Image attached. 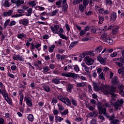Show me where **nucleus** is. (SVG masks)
<instances>
[{"label": "nucleus", "mask_w": 124, "mask_h": 124, "mask_svg": "<svg viewBox=\"0 0 124 124\" xmlns=\"http://www.w3.org/2000/svg\"><path fill=\"white\" fill-rule=\"evenodd\" d=\"M72 89H73V85L71 84H68L67 86V92H69V93H71V90H72Z\"/></svg>", "instance_id": "obj_31"}, {"label": "nucleus", "mask_w": 124, "mask_h": 124, "mask_svg": "<svg viewBox=\"0 0 124 124\" xmlns=\"http://www.w3.org/2000/svg\"><path fill=\"white\" fill-rule=\"evenodd\" d=\"M98 120H100V121H99V123H103L105 120L104 117H103L102 115H99Z\"/></svg>", "instance_id": "obj_40"}, {"label": "nucleus", "mask_w": 124, "mask_h": 124, "mask_svg": "<svg viewBox=\"0 0 124 124\" xmlns=\"http://www.w3.org/2000/svg\"><path fill=\"white\" fill-rule=\"evenodd\" d=\"M82 1H83V0H75L73 1V4L76 5V4H79V3L82 2Z\"/></svg>", "instance_id": "obj_36"}, {"label": "nucleus", "mask_w": 124, "mask_h": 124, "mask_svg": "<svg viewBox=\"0 0 124 124\" xmlns=\"http://www.w3.org/2000/svg\"><path fill=\"white\" fill-rule=\"evenodd\" d=\"M97 61H98V62H100L101 64H104V65L105 64V62H106L105 60L101 56H98L97 57Z\"/></svg>", "instance_id": "obj_24"}, {"label": "nucleus", "mask_w": 124, "mask_h": 124, "mask_svg": "<svg viewBox=\"0 0 124 124\" xmlns=\"http://www.w3.org/2000/svg\"><path fill=\"white\" fill-rule=\"evenodd\" d=\"M81 66H82L87 73H90V67L86 65L85 62L81 63Z\"/></svg>", "instance_id": "obj_18"}, {"label": "nucleus", "mask_w": 124, "mask_h": 124, "mask_svg": "<svg viewBox=\"0 0 124 124\" xmlns=\"http://www.w3.org/2000/svg\"><path fill=\"white\" fill-rule=\"evenodd\" d=\"M78 42H79V41H76L72 42L69 46V48L70 49V50H71V49H72V48H73L74 47V46H75V45H77V44H78Z\"/></svg>", "instance_id": "obj_21"}, {"label": "nucleus", "mask_w": 124, "mask_h": 124, "mask_svg": "<svg viewBox=\"0 0 124 124\" xmlns=\"http://www.w3.org/2000/svg\"><path fill=\"white\" fill-rule=\"evenodd\" d=\"M99 78L101 80L104 81L105 80V78H104V75H103V72H102L100 75H99Z\"/></svg>", "instance_id": "obj_41"}, {"label": "nucleus", "mask_w": 124, "mask_h": 124, "mask_svg": "<svg viewBox=\"0 0 124 124\" xmlns=\"http://www.w3.org/2000/svg\"><path fill=\"white\" fill-rule=\"evenodd\" d=\"M119 30V27L114 26V28L112 30V34H117L118 33V30Z\"/></svg>", "instance_id": "obj_25"}, {"label": "nucleus", "mask_w": 124, "mask_h": 124, "mask_svg": "<svg viewBox=\"0 0 124 124\" xmlns=\"http://www.w3.org/2000/svg\"><path fill=\"white\" fill-rule=\"evenodd\" d=\"M90 124H97V121L95 119H92L90 121Z\"/></svg>", "instance_id": "obj_59"}, {"label": "nucleus", "mask_w": 124, "mask_h": 124, "mask_svg": "<svg viewBox=\"0 0 124 124\" xmlns=\"http://www.w3.org/2000/svg\"><path fill=\"white\" fill-rule=\"evenodd\" d=\"M13 13V10H10L8 12H5L3 13V16L4 17H7L8 16H11V14Z\"/></svg>", "instance_id": "obj_17"}, {"label": "nucleus", "mask_w": 124, "mask_h": 124, "mask_svg": "<svg viewBox=\"0 0 124 124\" xmlns=\"http://www.w3.org/2000/svg\"><path fill=\"white\" fill-rule=\"evenodd\" d=\"M56 48V46L53 45L51 46H48V51L49 53H53L54 52V49Z\"/></svg>", "instance_id": "obj_27"}, {"label": "nucleus", "mask_w": 124, "mask_h": 124, "mask_svg": "<svg viewBox=\"0 0 124 124\" xmlns=\"http://www.w3.org/2000/svg\"><path fill=\"white\" fill-rule=\"evenodd\" d=\"M29 19L27 18H23L19 21V23L23 25V26H28L29 25Z\"/></svg>", "instance_id": "obj_14"}, {"label": "nucleus", "mask_w": 124, "mask_h": 124, "mask_svg": "<svg viewBox=\"0 0 124 124\" xmlns=\"http://www.w3.org/2000/svg\"><path fill=\"white\" fill-rule=\"evenodd\" d=\"M97 108L99 111V114H104L105 116H106L108 118H109V121H111L112 122L115 119V115L113 114L110 116H109L108 115V114L106 113V108H103L102 107V106L101 105H98Z\"/></svg>", "instance_id": "obj_2"}, {"label": "nucleus", "mask_w": 124, "mask_h": 124, "mask_svg": "<svg viewBox=\"0 0 124 124\" xmlns=\"http://www.w3.org/2000/svg\"><path fill=\"white\" fill-rule=\"evenodd\" d=\"M11 2H10V0H5L3 4V6L4 7H9L11 5Z\"/></svg>", "instance_id": "obj_19"}, {"label": "nucleus", "mask_w": 124, "mask_h": 124, "mask_svg": "<svg viewBox=\"0 0 124 124\" xmlns=\"http://www.w3.org/2000/svg\"><path fill=\"white\" fill-rule=\"evenodd\" d=\"M71 103L73 106H75V107L77 106V101H76V100L74 99V98L71 99Z\"/></svg>", "instance_id": "obj_37"}, {"label": "nucleus", "mask_w": 124, "mask_h": 124, "mask_svg": "<svg viewBox=\"0 0 124 124\" xmlns=\"http://www.w3.org/2000/svg\"><path fill=\"white\" fill-rule=\"evenodd\" d=\"M5 100L7 101V102L8 103V104H10V105H12V100L9 98V97H7L4 98Z\"/></svg>", "instance_id": "obj_33"}, {"label": "nucleus", "mask_w": 124, "mask_h": 124, "mask_svg": "<svg viewBox=\"0 0 124 124\" xmlns=\"http://www.w3.org/2000/svg\"><path fill=\"white\" fill-rule=\"evenodd\" d=\"M97 114H98L97 111L90 112L88 113V117H89V118H93V117L94 118L95 117H96V116H97Z\"/></svg>", "instance_id": "obj_20"}, {"label": "nucleus", "mask_w": 124, "mask_h": 124, "mask_svg": "<svg viewBox=\"0 0 124 124\" xmlns=\"http://www.w3.org/2000/svg\"><path fill=\"white\" fill-rule=\"evenodd\" d=\"M77 87H78V88H82L84 87V83L81 82L78 83L77 84Z\"/></svg>", "instance_id": "obj_55"}, {"label": "nucleus", "mask_w": 124, "mask_h": 124, "mask_svg": "<svg viewBox=\"0 0 124 124\" xmlns=\"http://www.w3.org/2000/svg\"><path fill=\"white\" fill-rule=\"evenodd\" d=\"M117 55H118V53L117 52L114 51L111 54H110V58H115V57H117Z\"/></svg>", "instance_id": "obj_50"}, {"label": "nucleus", "mask_w": 124, "mask_h": 124, "mask_svg": "<svg viewBox=\"0 0 124 124\" xmlns=\"http://www.w3.org/2000/svg\"><path fill=\"white\" fill-rule=\"evenodd\" d=\"M9 22H10V19H7L5 23H4V27L6 28L8 26H9Z\"/></svg>", "instance_id": "obj_43"}, {"label": "nucleus", "mask_w": 124, "mask_h": 124, "mask_svg": "<svg viewBox=\"0 0 124 124\" xmlns=\"http://www.w3.org/2000/svg\"><path fill=\"white\" fill-rule=\"evenodd\" d=\"M83 3L84 6L87 7V6L89 4V1H88V0H83Z\"/></svg>", "instance_id": "obj_53"}, {"label": "nucleus", "mask_w": 124, "mask_h": 124, "mask_svg": "<svg viewBox=\"0 0 124 124\" xmlns=\"http://www.w3.org/2000/svg\"><path fill=\"white\" fill-rule=\"evenodd\" d=\"M61 115H67L68 114V109H65L62 112H61Z\"/></svg>", "instance_id": "obj_57"}, {"label": "nucleus", "mask_w": 124, "mask_h": 124, "mask_svg": "<svg viewBox=\"0 0 124 124\" xmlns=\"http://www.w3.org/2000/svg\"><path fill=\"white\" fill-rule=\"evenodd\" d=\"M7 75H8V76L9 77H10V78H14V77H15L14 75H13V74L10 73V72H8V73H7Z\"/></svg>", "instance_id": "obj_63"}, {"label": "nucleus", "mask_w": 124, "mask_h": 124, "mask_svg": "<svg viewBox=\"0 0 124 124\" xmlns=\"http://www.w3.org/2000/svg\"><path fill=\"white\" fill-rule=\"evenodd\" d=\"M62 102L68 106H70V105H71V102H70V100H69V98H68V97H65Z\"/></svg>", "instance_id": "obj_16"}, {"label": "nucleus", "mask_w": 124, "mask_h": 124, "mask_svg": "<svg viewBox=\"0 0 124 124\" xmlns=\"http://www.w3.org/2000/svg\"><path fill=\"white\" fill-rule=\"evenodd\" d=\"M118 83H119V80H118V78H117V77H114L111 79V83L113 85H117V84H118Z\"/></svg>", "instance_id": "obj_22"}, {"label": "nucleus", "mask_w": 124, "mask_h": 124, "mask_svg": "<svg viewBox=\"0 0 124 124\" xmlns=\"http://www.w3.org/2000/svg\"><path fill=\"white\" fill-rule=\"evenodd\" d=\"M58 12H59V10L58 9L55 10L54 11L51 12V16H55V15H56V14H57Z\"/></svg>", "instance_id": "obj_54"}, {"label": "nucleus", "mask_w": 124, "mask_h": 124, "mask_svg": "<svg viewBox=\"0 0 124 124\" xmlns=\"http://www.w3.org/2000/svg\"><path fill=\"white\" fill-rule=\"evenodd\" d=\"M93 89L96 91V92H98V91H101L104 93H108L107 88H106V86H102L100 87L98 86V84H97L95 82H93Z\"/></svg>", "instance_id": "obj_4"}, {"label": "nucleus", "mask_w": 124, "mask_h": 124, "mask_svg": "<svg viewBox=\"0 0 124 124\" xmlns=\"http://www.w3.org/2000/svg\"><path fill=\"white\" fill-rule=\"evenodd\" d=\"M50 29L53 33L59 34V30H60V26L59 25L55 24L54 26H50Z\"/></svg>", "instance_id": "obj_7"}, {"label": "nucleus", "mask_w": 124, "mask_h": 124, "mask_svg": "<svg viewBox=\"0 0 124 124\" xmlns=\"http://www.w3.org/2000/svg\"><path fill=\"white\" fill-rule=\"evenodd\" d=\"M17 13L19 14H23V13H25V10L23 9H18L17 10Z\"/></svg>", "instance_id": "obj_60"}, {"label": "nucleus", "mask_w": 124, "mask_h": 124, "mask_svg": "<svg viewBox=\"0 0 124 124\" xmlns=\"http://www.w3.org/2000/svg\"><path fill=\"white\" fill-rule=\"evenodd\" d=\"M102 49H103L102 46H99L98 47H96L95 49V52L96 53H100V52L102 51Z\"/></svg>", "instance_id": "obj_29"}, {"label": "nucleus", "mask_w": 124, "mask_h": 124, "mask_svg": "<svg viewBox=\"0 0 124 124\" xmlns=\"http://www.w3.org/2000/svg\"><path fill=\"white\" fill-rule=\"evenodd\" d=\"M99 18V24H102L103 23V21H104V17L102 16H98Z\"/></svg>", "instance_id": "obj_34"}, {"label": "nucleus", "mask_w": 124, "mask_h": 124, "mask_svg": "<svg viewBox=\"0 0 124 124\" xmlns=\"http://www.w3.org/2000/svg\"><path fill=\"white\" fill-rule=\"evenodd\" d=\"M110 124H119V120L117 119H113L112 121L110 122Z\"/></svg>", "instance_id": "obj_51"}, {"label": "nucleus", "mask_w": 124, "mask_h": 124, "mask_svg": "<svg viewBox=\"0 0 124 124\" xmlns=\"http://www.w3.org/2000/svg\"><path fill=\"white\" fill-rule=\"evenodd\" d=\"M2 95L4 99L6 98V97H8V94L7 93L6 90H5L4 89L2 90Z\"/></svg>", "instance_id": "obj_28"}, {"label": "nucleus", "mask_w": 124, "mask_h": 124, "mask_svg": "<svg viewBox=\"0 0 124 124\" xmlns=\"http://www.w3.org/2000/svg\"><path fill=\"white\" fill-rule=\"evenodd\" d=\"M23 15L22 14H16L12 16V18H18V17H22Z\"/></svg>", "instance_id": "obj_47"}, {"label": "nucleus", "mask_w": 124, "mask_h": 124, "mask_svg": "<svg viewBox=\"0 0 124 124\" xmlns=\"http://www.w3.org/2000/svg\"><path fill=\"white\" fill-rule=\"evenodd\" d=\"M13 56V60H14V61H20V62H24L25 61V59L20 54H14Z\"/></svg>", "instance_id": "obj_9"}, {"label": "nucleus", "mask_w": 124, "mask_h": 124, "mask_svg": "<svg viewBox=\"0 0 124 124\" xmlns=\"http://www.w3.org/2000/svg\"><path fill=\"white\" fill-rule=\"evenodd\" d=\"M25 110V104H23V106H22L19 108V110L21 113H24V111Z\"/></svg>", "instance_id": "obj_52"}, {"label": "nucleus", "mask_w": 124, "mask_h": 124, "mask_svg": "<svg viewBox=\"0 0 124 124\" xmlns=\"http://www.w3.org/2000/svg\"><path fill=\"white\" fill-rule=\"evenodd\" d=\"M115 63L116 65H118V66H119V67H123V66H124L123 64L120 62H116Z\"/></svg>", "instance_id": "obj_58"}, {"label": "nucleus", "mask_w": 124, "mask_h": 124, "mask_svg": "<svg viewBox=\"0 0 124 124\" xmlns=\"http://www.w3.org/2000/svg\"><path fill=\"white\" fill-rule=\"evenodd\" d=\"M107 89V91L108 92H105V93H106L107 94H111V98L112 99L110 101L111 105H113V102H115L116 101V99L113 98V97H116L117 96V95L115 93H114V92H116V90H117V87H116L114 85H111L110 87V89H109V87L106 86Z\"/></svg>", "instance_id": "obj_1"}, {"label": "nucleus", "mask_w": 124, "mask_h": 124, "mask_svg": "<svg viewBox=\"0 0 124 124\" xmlns=\"http://www.w3.org/2000/svg\"><path fill=\"white\" fill-rule=\"evenodd\" d=\"M101 39L103 42H106L109 45H112L114 43L113 39L108 36L107 33H104L101 36Z\"/></svg>", "instance_id": "obj_3"}, {"label": "nucleus", "mask_w": 124, "mask_h": 124, "mask_svg": "<svg viewBox=\"0 0 124 124\" xmlns=\"http://www.w3.org/2000/svg\"><path fill=\"white\" fill-rule=\"evenodd\" d=\"M86 8V7H85V6L83 5V4H79L78 6V9L80 12H83Z\"/></svg>", "instance_id": "obj_30"}, {"label": "nucleus", "mask_w": 124, "mask_h": 124, "mask_svg": "<svg viewBox=\"0 0 124 124\" xmlns=\"http://www.w3.org/2000/svg\"><path fill=\"white\" fill-rule=\"evenodd\" d=\"M58 98L60 100V101H62V102L63 101L64 99L65 98V97H63L62 95H59L58 96Z\"/></svg>", "instance_id": "obj_42"}, {"label": "nucleus", "mask_w": 124, "mask_h": 124, "mask_svg": "<svg viewBox=\"0 0 124 124\" xmlns=\"http://www.w3.org/2000/svg\"><path fill=\"white\" fill-rule=\"evenodd\" d=\"M28 4L30 6H32V7H35L36 6V0H33L29 2Z\"/></svg>", "instance_id": "obj_23"}, {"label": "nucleus", "mask_w": 124, "mask_h": 124, "mask_svg": "<svg viewBox=\"0 0 124 124\" xmlns=\"http://www.w3.org/2000/svg\"><path fill=\"white\" fill-rule=\"evenodd\" d=\"M15 25H16V21L15 20H12L10 22L9 27H12V26H15Z\"/></svg>", "instance_id": "obj_44"}, {"label": "nucleus", "mask_w": 124, "mask_h": 124, "mask_svg": "<svg viewBox=\"0 0 124 124\" xmlns=\"http://www.w3.org/2000/svg\"><path fill=\"white\" fill-rule=\"evenodd\" d=\"M99 13L102 15H108L110 12L108 10H105L104 8H101L99 10Z\"/></svg>", "instance_id": "obj_13"}, {"label": "nucleus", "mask_w": 124, "mask_h": 124, "mask_svg": "<svg viewBox=\"0 0 124 124\" xmlns=\"http://www.w3.org/2000/svg\"><path fill=\"white\" fill-rule=\"evenodd\" d=\"M25 100L26 102L27 105H28L29 107H31L32 106V103L31 102V97L25 98Z\"/></svg>", "instance_id": "obj_12"}, {"label": "nucleus", "mask_w": 124, "mask_h": 124, "mask_svg": "<svg viewBox=\"0 0 124 124\" xmlns=\"http://www.w3.org/2000/svg\"><path fill=\"white\" fill-rule=\"evenodd\" d=\"M118 89L120 90V92L123 93V89H124V85L123 84H119L118 85Z\"/></svg>", "instance_id": "obj_56"}, {"label": "nucleus", "mask_w": 124, "mask_h": 124, "mask_svg": "<svg viewBox=\"0 0 124 124\" xmlns=\"http://www.w3.org/2000/svg\"><path fill=\"white\" fill-rule=\"evenodd\" d=\"M43 69L44 72H48V71H50V68H49V67H48L47 66L43 67Z\"/></svg>", "instance_id": "obj_48"}, {"label": "nucleus", "mask_w": 124, "mask_h": 124, "mask_svg": "<svg viewBox=\"0 0 124 124\" xmlns=\"http://www.w3.org/2000/svg\"><path fill=\"white\" fill-rule=\"evenodd\" d=\"M55 4H56V5L57 6L58 8H60V7H62V1L59 0V1H56L55 2Z\"/></svg>", "instance_id": "obj_39"}, {"label": "nucleus", "mask_w": 124, "mask_h": 124, "mask_svg": "<svg viewBox=\"0 0 124 124\" xmlns=\"http://www.w3.org/2000/svg\"><path fill=\"white\" fill-rule=\"evenodd\" d=\"M116 19H117V14L115 12H112L110 15V22H114V21H116Z\"/></svg>", "instance_id": "obj_15"}, {"label": "nucleus", "mask_w": 124, "mask_h": 124, "mask_svg": "<svg viewBox=\"0 0 124 124\" xmlns=\"http://www.w3.org/2000/svg\"><path fill=\"white\" fill-rule=\"evenodd\" d=\"M61 75L62 76H63L64 77H67L69 78H74V79H76V78H78V77H79V75L75 73H69L68 74L63 73H62Z\"/></svg>", "instance_id": "obj_5"}, {"label": "nucleus", "mask_w": 124, "mask_h": 124, "mask_svg": "<svg viewBox=\"0 0 124 124\" xmlns=\"http://www.w3.org/2000/svg\"><path fill=\"white\" fill-rule=\"evenodd\" d=\"M43 88L44 90L46 92V93H49L50 91V87H49V86H48L47 85H44L43 86Z\"/></svg>", "instance_id": "obj_35"}, {"label": "nucleus", "mask_w": 124, "mask_h": 124, "mask_svg": "<svg viewBox=\"0 0 124 124\" xmlns=\"http://www.w3.org/2000/svg\"><path fill=\"white\" fill-rule=\"evenodd\" d=\"M60 80L61 79H58L57 78H53L51 80L52 83H54V84H56V85H58L61 83L60 82Z\"/></svg>", "instance_id": "obj_32"}, {"label": "nucleus", "mask_w": 124, "mask_h": 124, "mask_svg": "<svg viewBox=\"0 0 124 124\" xmlns=\"http://www.w3.org/2000/svg\"><path fill=\"white\" fill-rule=\"evenodd\" d=\"M62 11L65 13L67 12V8H68V5H67V3L66 2V0H63L62 1Z\"/></svg>", "instance_id": "obj_11"}, {"label": "nucleus", "mask_w": 124, "mask_h": 124, "mask_svg": "<svg viewBox=\"0 0 124 124\" xmlns=\"http://www.w3.org/2000/svg\"><path fill=\"white\" fill-rule=\"evenodd\" d=\"M124 67H123L122 68H120L118 70V73L119 74H124Z\"/></svg>", "instance_id": "obj_49"}, {"label": "nucleus", "mask_w": 124, "mask_h": 124, "mask_svg": "<svg viewBox=\"0 0 124 124\" xmlns=\"http://www.w3.org/2000/svg\"><path fill=\"white\" fill-rule=\"evenodd\" d=\"M58 107H59L58 110L59 111H62L63 110H64V107H63V106L60 105V104L57 105Z\"/></svg>", "instance_id": "obj_46"}, {"label": "nucleus", "mask_w": 124, "mask_h": 124, "mask_svg": "<svg viewBox=\"0 0 124 124\" xmlns=\"http://www.w3.org/2000/svg\"><path fill=\"white\" fill-rule=\"evenodd\" d=\"M12 3H15L16 6H20L21 4H24L25 0H11Z\"/></svg>", "instance_id": "obj_10"}, {"label": "nucleus", "mask_w": 124, "mask_h": 124, "mask_svg": "<svg viewBox=\"0 0 124 124\" xmlns=\"http://www.w3.org/2000/svg\"><path fill=\"white\" fill-rule=\"evenodd\" d=\"M84 61L85 62V63L87 65H92L93 63L94 62L93 61V59L90 58V56H87L85 58H84Z\"/></svg>", "instance_id": "obj_8"}, {"label": "nucleus", "mask_w": 124, "mask_h": 124, "mask_svg": "<svg viewBox=\"0 0 124 124\" xmlns=\"http://www.w3.org/2000/svg\"><path fill=\"white\" fill-rule=\"evenodd\" d=\"M39 47H41V44H38L37 42H36L35 43V48H36V49H38Z\"/></svg>", "instance_id": "obj_64"}, {"label": "nucleus", "mask_w": 124, "mask_h": 124, "mask_svg": "<svg viewBox=\"0 0 124 124\" xmlns=\"http://www.w3.org/2000/svg\"><path fill=\"white\" fill-rule=\"evenodd\" d=\"M27 118L28 120L30 121V122H32L33 121V115L32 114H29Z\"/></svg>", "instance_id": "obj_38"}, {"label": "nucleus", "mask_w": 124, "mask_h": 124, "mask_svg": "<svg viewBox=\"0 0 124 124\" xmlns=\"http://www.w3.org/2000/svg\"><path fill=\"white\" fill-rule=\"evenodd\" d=\"M30 49L31 50H34L35 49V45L32 43H31Z\"/></svg>", "instance_id": "obj_62"}, {"label": "nucleus", "mask_w": 124, "mask_h": 124, "mask_svg": "<svg viewBox=\"0 0 124 124\" xmlns=\"http://www.w3.org/2000/svg\"><path fill=\"white\" fill-rule=\"evenodd\" d=\"M123 104H124V99H120L117 100L115 104L113 105V106H114L115 110H118L119 107H122L123 106Z\"/></svg>", "instance_id": "obj_6"}, {"label": "nucleus", "mask_w": 124, "mask_h": 124, "mask_svg": "<svg viewBox=\"0 0 124 124\" xmlns=\"http://www.w3.org/2000/svg\"><path fill=\"white\" fill-rule=\"evenodd\" d=\"M57 102H58V101H57V99L55 98H53L51 101V104H52V105H55V104H57Z\"/></svg>", "instance_id": "obj_61"}, {"label": "nucleus", "mask_w": 124, "mask_h": 124, "mask_svg": "<svg viewBox=\"0 0 124 124\" xmlns=\"http://www.w3.org/2000/svg\"><path fill=\"white\" fill-rule=\"evenodd\" d=\"M55 120L56 121H58V122H62V120H63V118H62L59 116H56Z\"/></svg>", "instance_id": "obj_45"}, {"label": "nucleus", "mask_w": 124, "mask_h": 124, "mask_svg": "<svg viewBox=\"0 0 124 124\" xmlns=\"http://www.w3.org/2000/svg\"><path fill=\"white\" fill-rule=\"evenodd\" d=\"M26 37H27V35L24 33H20L17 35V38H19V39H23V38H26Z\"/></svg>", "instance_id": "obj_26"}]
</instances>
